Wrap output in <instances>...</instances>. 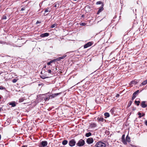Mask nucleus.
<instances>
[{
  "label": "nucleus",
  "mask_w": 147,
  "mask_h": 147,
  "mask_svg": "<svg viewBox=\"0 0 147 147\" xmlns=\"http://www.w3.org/2000/svg\"><path fill=\"white\" fill-rule=\"evenodd\" d=\"M141 106L142 108H145L147 106V102L146 101H143L141 102Z\"/></svg>",
  "instance_id": "4"
},
{
  "label": "nucleus",
  "mask_w": 147,
  "mask_h": 147,
  "mask_svg": "<svg viewBox=\"0 0 147 147\" xmlns=\"http://www.w3.org/2000/svg\"><path fill=\"white\" fill-rule=\"evenodd\" d=\"M50 12V11H49L48 10V9H46L45 11V12Z\"/></svg>",
  "instance_id": "35"
},
{
  "label": "nucleus",
  "mask_w": 147,
  "mask_h": 147,
  "mask_svg": "<svg viewBox=\"0 0 147 147\" xmlns=\"http://www.w3.org/2000/svg\"><path fill=\"white\" fill-rule=\"evenodd\" d=\"M97 120L99 122H103V121L104 120L103 118H101V117H100V118L98 117L97 118Z\"/></svg>",
  "instance_id": "11"
},
{
  "label": "nucleus",
  "mask_w": 147,
  "mask_h": 147,
  "mask_svg": "<svg viewBox=\"0 0 147 147\" xmlns=\"http://www.w3.org/2000/svg\"><path fill=\"white\" fill-rule=\"evenodd\" d=\"M66 56V55H64L61 57H59L60 59L61 60V59H64V58H65Z\"/></svg>",
  "instance_id": "22"
},
{
  "label": "nucleus",
  "mask_w": 147,
  "mask_h": 147,
  "mask_svg": "<svg viewBox=\"0 0 147 147\" xmlns=\"http://www.w3.org/2000/svg\"><path fill=\"white\" fill-rule=\"evenodd\" d=\"M60 93H55L52 94V95H51L50 96V97H51V98H53L59 95V94H60Z\"/></svg>",
  "instance_id": "8"
},
{
  "label": "nucleus",
  "mask_w": 147,
  "mask_h": 147,
  "mask_svg": "<svg viewBox=\"0 0 147 147\" xmlns=\"http://www.w3.org/2000/svg\"><path fill=\"white\" fill-rule=\"evenodd\" d=\"M104 115L106 117L105 118L109 117L110 116L109 113L107 112L105 113H104Z\"/></svg>",
  "instance_id": "14"
},
{
  "label": "nucleus",
  "mask_w": 147,
  "mask_h": 147,
  "mask_svg": "<svg viewBox=\"0 0 147 147\" xmlns=\"http://www.w3.org/2000/svg\"><path fill=\"white\" fill-rule=\"evenodd\" d=\"M5 88L4 87H3V86H0V89L1 90H3L5 89Z\"/></svg>",
  "instance_id": "32"
},
{
  "label": "nucleus",
  "mask_w": 147,
  "mask_h": 147,
  "mask_svg": "<svg viewBox=\"0 0 147 147\" xmlns=\"http://www.w3.org/2000/svg\"><path fill=\"white\" fill-rule=\"evenodd\" d=\"M135 98H136V96H133L132 98V99L133 100Z\"/></svg>",
  "instance_id": "38"
},
{
  "label": "nucleus",
  "mask_w": 147,
  "mask_h": 147,
  "mask_svg": "<svg viewBox=\"0 0 147 147\" xmlns=\"http://www.w3.org/2000/svg\"><path fill=\"white\" fill-rule=\"evenodd\" d=\"M139 90H137L133 94V96H136V95H137L138 93H139Z\"/></svg>",
  "instance_id": "12"
},
{
  "label": "nucleus",
  "mask_w": 147,
  "mask_h": 147,
  "mask_svg": "<svg viewBox=\"0 0 147 147\" xmlns=\"http://www.w3.org/2000/svg\"><path fill=\"white\" fill-rule=\"evenodd\" d=\"M92 135V134L90 132H89L88 133H86V136L87 137H88L90 136H91Z\"/></svg>",
  "instance_id": "18"
},
{
  "label": "nucleus",
  "mask_w": 147,
  "mask_h": 147,
  "mask_svg": "<svg viewBox=\"0 0 147 147\" xmlns=\"http://www.w3.org/2000/svg\"><path fill=\"white\" fill-rule=\"evenodd\" d=\"M126 141L128 142H129L130 141V138L129 137L127 136L126 138Z\"/></svg>",
  "instance_id": "21"
},
{
  "label": "nucleus",
  "mask_w": 147,
  "mask_h": 147,
  "mask_svg": "<svg viewBox=\"0 0 147 147\" xmlns=\"http://www.w3.org/2000/svg\"><path fill=\"white\" fill-rule=\"evenodd\" d=\"M24 100V99L23 98H21L19 99V101L20 102H22Z\"/></svg>",
  "instance_id": "30"
},
{
  "label": "nucleus",
  "mask_w": 147,
  "mask_h": 147,
  "mask_svg": "<svg viewBox=\"0 0 147 147\" xmlns=\"http://www.w3.org/2000/svg\"><path fill=\"white\" fill-rule=\"evenodd\" d=\"M119 96V95L118 94H117V95H116V97H118Z\"/></svg>",
  "instance_id": "41"
},
{
  "label": "nucleus",
  "mask_w": 147,
  "mask_h": 147,
  "mask_svg": "<svg viewBox=\"0 0 147 147\" xmlns=\"http://www.w3.org/2000/svg\"><path fill=\"white\" fill-rule=\"evenodd\" d=\"M102 3V2L100 1H98L96 2V4L97 5L100 4Z\"/></svg>",
  "instance_id": "27"
},
{
  "label": "nucleus",
  "mask_w": 147,
  "mask_h": 147,
  "mask_svg": "<svg viewBox=\"0 0 147 147\" xmlns=\"http://www.w3.org/2000/svg\"><path fill=\"white\" fill-rule=\"evenodd\" d=\"M145 115V114L144 113H143L142 115V117H143Z\"/></svg>",
  "instance_id": "43"
},
{
  "label": "nucleus",
  "mask_w": 147,
  "mask_h": 147,
  "mask_svg": "<svg viewBox=\"0 0 147 147\" xmlns=\"http://www.w3.org/2000/svg\"><path fill=\"white\" fill-rule=\"evenodd\" d=\"M49 35V33H46L44 34H42L41 35V36L42 37H45L46 36H48Z\"/></svg>",
  "instance_id": "10"
},
{
  "label": "nucleus",
  "mask_w": 147,
  "mask_h": 147,
  "mask_svg": "<svg viewBox=\"0 0 147 147\" xmlns=\"http://www.w3.org/2000/svg\"><path fill=\"white\" fill-rule=\"evenodd\" d=\"M55 61H56V60L54 59L53 60H52L50 61V62H51V63H52L53 62H55Z\"/></svg>",
  "instance_id": "34"
},
{
  "label": "nucleus",
  "mask_w": 147,
  "mask_h": 147,
  "mask_svg": "<svg viewBox=\"0 0 147 147\" xmlns=\"http://www.w3.org/2000/svg\"><path fill=\"white\" fill-rule=\"evenodd\" d=\"M135 103L137 105V106H139V104L140 103V102L139 101H137L136 100L135 101Z\"/></svg>",
  "instance_id": "19"
},
{
  "label": "nucleus",
  "mask_w": 147,
  "mask_h": 147,
  "mask_svg": "<svg viewBox=\"0 0 147 147\" xmlns=\"http://www.w3.org/2000/svg\"><path fill=\"white\" fill-rule=\"evenodd\" d=\"M46 65H45L44 67V68H46Z\"/></svg>",
  "instance_id": "47"
},
{
  "label": "nucleus",
  "mask_w": 147,
  "mask_h": 147,
  "mask_svg": "<svg viewBox=\"0 0 147 147\" xmlns=\"http://www.w3.org/2000/svg\"><path fill=\"white\" fill-rule=\"evenodd\" d=\"M76 142L74 140L72 139L70 140L69 142V145L71 146H74L76 144Z\"/></svg>",
  "instance_id": "5"
},
{
  "label": "nucleus",
  "mask_w": 147,
  "mask_h": 147,
  "mask_svg": "<svg viewBox=\"0 0 147 147\" xmlns=\"http://www.w3.org/2000/svg\"><path fill=\"white\" fill-rule=\"evenodd\" d=\"M138 115H139V118H141L142 117L141 113H140L139 112L138 113Z\"/></svg>",
  "instance_id": "25"
},
{
  "label": "nucleus",
  "mask_w": 147,
  "mask_h": 147,
  "mask_svg": "<svg viewBox=\"0 0 147 147\" xmlns=\"http://www.w3.org/2000/svg\"><path fill=\"white\" fill-rule=\"evenodd\" d=\"M10 105H11L12 107H14L16 106V103L15 102H11L9 104Z\"/></svg>",
  "instance_id": "16"
},
{
  "label": "nucleus",
  "mask_w": 147,
  "mask_h": 147,
  "mask_svg": "<svg viewBox=\"0 0 147 147\" xmlns=\"http://www.w3.org/2000/svg\"><path fill=\"white\" fill-rule=\"evenodd\" d=\"M134 81H132L131 83V84H134Z\"/></svg>",
  "instance_id": "45"
},
{
  "label": "nucleus",
  "mask_w": 147,
  "mask_h": 147,
  "mask_svg": "<svg viewBox=\"0 0 147 147\" xmlns=\"http://www.w3.org/2000/svg\"><path fill=\"white\" fill-rule=\"evenodd\" d=\"M103 10V7H101L99 9L98 11L97 12V14H98L100 12H101V11Z\"/></svg>",
  "instance_id": "15"
},
{
  "label": "nucleus",
  "mask_w": 147,
  "mask_h": 147,
  "mask_svg": "<svg viewBox=\"0 0 147 147\" xmlns=\"http://www.w3.org/2000/svg\"><path fill=\"white\" fill-rule=\"evenodd\" d=\"M96 147H106L105 144L102 142H98L95 145Z\"/></svg>",
  "instance_id": "1"
},
{
  "label": "nucleus",
  "mask_w": 147,
  "mask_h": 147,
  "mask_svg": "<svg viewBox=\"0 0 147 147\" xmlns=\"http://www.w3.org/2000/svg\"><path fill=\"white\" fill-rule=\"evenodd\" d=\"M2 110V108H0V111H1Z\"/></svg>",
  "instance_id": "46"
},
{
  "label": "nucleus",
  "mask_w": 147,
  "mask_h": 147,
  "mask_svg": "<svg viewBox=\"0 0 147 147\" xmlns=\"http://www.w3.org/2000/svg\"><path fill=\"white\" fill-rule=\"evenodd\" d=\"M22 147H25V146H22Z\"/></svg>",
  "instance_id": "49"
},
{
  "label": "nucleus",
  "mask_w": 147,
  "mask_h": 147,
  "mask_svg": "<svg viewBox=\"0 0 147 147\" xmlns=\"http://www.w3.org/2000/svg\"><path fill=\"white\" fill-rule=\"evenodd\" d=\"M47 71L49 73L51 74L52 72V71L51 70L48 69L47 70Z\"/></svg>",
  "instance_id": "33"
},
{
  "label": "nucleus",
  "mask_w": 147,
  "mask_h": 147,
  "mask_svg": "<svg viewBox=\"0 0 147 147\" xmlns=\"http://www.w3.org/2000/svg\"><path fill=\"white\" fill-rule=\"evenodd\" d=\"M7 18V17H6V16H3L2 18V19H6Z\"/></svg>",
  "instance_id": "28"
},
{
  "label": "nucleus",
  "mask_w": 147,
  "mask_h": 147,
  "mask_svg": "<svg viewBox=\"0 0 147 147\" xmlns=\"http://www.w3.org/2000/svg\"><path fill=\"white\" fill-rule=\"evenodd\" d=\"M49 67H47V68H49Z\"/></svg>",
  "instance_id": "48"
},
{
  "label": "nucleus",
  "mask_w": 147,
  "mask_h": 147,
  "mask_svg": "<svg viewBox=\"0 0 147 147\" xmlns=\"http://www.w3.org/2000/svg\"><path fill=\"white\" fill-rule=\"evenodd\" d=\"M81 26H85L86 25V24L84 23H82L80 24Z\"/></svg>",
  "instance_id": "31"
},
{
  "label": "nucleus",
  "mask_w": 147,
  "mask_h": 147,
  "mask_svg": "<svg viewBox=\"0 0 147 147\" xmlns=\"http://www.w3.org/2000/svg\"><path fill=\"white\" fill-rule=\"evenodd\" d=\"M97 125L95 123H91L90 125V128H93L95 127Z\"/></svg>",
  "instance_id": "9"
},
{
  "label": "nucleus",
  "mask_w": 147,
  "mask_h": 147,
  "mask_svg": "<svg viewBox=\"0 0 147 147\" xmlns=\"http://www.w3.org/2000/svg\"><path fill=\"white\" fill-rule=\"evenodd\" d=\"M145 125L147 126V120L146 121H145Z\"/></svg>",
  "instance_id": "42"
},
{
  "label": "nucleus",
  "mask_w": 147,
  "mask_h": 147,
  "mask_svg": "<svg viewBox=\"0 0 147 147\" xmlns=\"http://www.w3.org/2000/svg\"><path fill=\"white\" fill-rule=\"evenodd\" d=\"M94 140L92 138H89L87 139L86 140V142L88 144H91L93 142Z\"/></svg>",
  "instance_id": "6"
},
{
  "label": "nucleus",
  "mask_w": 147,
  "mask_h": 147,
  "mask_svg": "<svg viewBox=\"0 0 147 147\" xmlns=\"http://www.w3.org/2000/svg\"><path fill=\"white\" fill-rule=\"evenodd\" d=\"M122 140V142L124 144H127L126 142L125 141V139H124L123 140Z\"/></svg>",
  "instance_id": "24"
},
{
  "label": "nucleus",
  "mask_w": 147,
  "mask_h": 147,
  "mask_svg": "<svg viewBox=\"0 0 147 147\" xmlns=\"http://www.w3.org/2000/svg\"><path fill=\"white\" fill-rule=\"evenodd\" d=\"M84 141L82 139H81L78 142L77 144V145L78 146H82L84 145Z\"/></svg>",
  "instance_id": "2"
},
{
  "label": "nucleus",
  "mask_w": 147,
  "mask_h": 147,
  "mask_svg": "<svg viewBox=\"0 0 147 147\" xmlns=\"http://www.w3.org/2000/svg\"><path fill=\"white\" fill-rule=\"evenodd\" d=\"M40 23V22L38 21H37L36 23V24H38V23Z\"/></svg>",
  "instance_id": "44"
},
{
  "label": "nucleus",
  "mask_w": 147,
  "mask_h": 147,
  "mask_svg": "<svg viewBox=\"0 0 147 147\" xmlns=\"http://www.w3.org/2000/svg\"><path fill=\"white\" fill-rule=\"evenodd\" d=\"M67 141L66 140H64L62 142V144L63 145L66 144L67 143Z\"/></svg>",
  "instance_id": "17"
},
{
  "label": "nucleus",
  "mask_w": 147,
  "mask_h": 147,
  "mask_svg": "<svg viewBox=\"0 0 147 147\" xmlns=\"http://www.w3.org/2000/svg\"><path fill=\"white\" fill-rule=\"evenodd\" d=\"M17 81V80L16 79H14L13 81L12 82L13 83H15Z\"/></svg>",
  "instance_id": "29"
},
{
  "label": "nucleus",
  "mask_w": 147,
  "mask_h": 147,
  "mask_svg": "<svg viewBox=\"0 0 147 147\" xmlns=\"http://www.w3.org/2000/svg\"><path fill=\"white\" fill-rule=\"evenodd\" d=\"M47 144V142L46 141H42L40 143V147H44Z\"/></svg>",
  "instance_id": "3"
},
{
  "label": "nucleus",
  "mask_w": 147,
  "mask_h": 147,
  "mask_svg": "<svg viewBox=\"0 0 147 147\" xmlns=\"http://www.w3.org/2000/svg\"><path fill=\"white\" fill-rule=\"evenodd\" d=\"M55 7H56V5H55Z\"/></svg>",
  "instance_id": "50"
},
{
  "label": "nucleus",
  "mask_w": 147,
  "mask_h": 147,
  "mask_svg": "<svg viewBox=\"0 0 147 147\" xmlns=\"http://www.w3.org/2000/svg\"><path fill=\"white\" fill-rule=\"evenodd\" d=\"M40 77L41 78L43 79H45V78H49V77L45 76H44V75L41 76Z\"/></svg>",
  "instance_id": "20"
},
{
  "label": "nucleus",
  "mask_w": 147,
  "mask_h": 147,
  "mask_svg": "<svg viewBox=\"0 0 147 147\" xmlns=\"http://www.w3.org/2000/svg\"><path fill=\"white\" fill-rule=\"evenodd\" d=\"M124 136H125V135H123L122 136V140H123L124 139H124Z\"/></svg>",
  "instance_id": "37"
},
{
  "label": "nucleus",
  "mask_w": 147,
  "mask_h": 147,
  "mask_svg": "<svg viewBox=\"0 0 147 147\" xmlns=\"http://www.w3.org/2000/svg\"><path fill=\"white\" fill-rule=\"evenodd\" d=\"M55 59L56 60V61H59L61 60L60 59L59 57L58 58H57L56 59Z\"/></svg>",
  "instance_id": "36"
},
{
  "label": "nucleus",
  "mask_w": 147,
  "mask_h": 147,
  "mask_svg": "<svg viewBox=\"0 0 147 147\" xmlns=\"http://www.w3.org/2000/svg\"><path fill=\"white\" fill-rule=\"evenodd\" d=\"M56 26V25L55 24H54L52 25L51 26V27L52 28L55 27Z\"/></svg>",
  "instance_id": "26"
},
{
  "label": "nucleus",
  "mask_w": 147,
  "mask_h": 147,
  "mask_svg": "<svg viewBox=\"0 0 147 147\" xmlns=\"http://www.w3.org/2000/svg\"><path fill=\"white\" fill-rule=\"evenodd\" d=\"M92 45V43L90 42H89L87 43V44H86L84 46V48H87L90 46Z\"/></svg>",
  "instance_id": "7"
},
{
  "label": "nucleus",
  "mask_w": 147,
  "mask_h": 147,
  "mask_svg": "<svg viewBox=\"0 0 147 147\" xmlns=\"http://www.w3.org/2000/svg\"><path fill=\"white\" fill-rule=\"evenodd\" d=\"M147 84V79L145 80V81L143 82L140 85V86H142V85H145L146 84Z\"/></svg>",
  "instance_id": "13"
},
{
  "label": "nucleus",
  "mask_w": 147,
  "mask_h": 147,
  "mask_svg": "<svg viewBox=\"0 0 147 147\" xmlns=\"http://www.w3.org/2000/svg\"><path fill=\"white\" fill-rule=\"evenodd\" d=\"M50 98V96H49V97H47L46 98H44V100L45 101H47V100H49Z\"/></svg>",
  "instance_id": "23"
},
{
  "label": "nucleus",
  "mask_w": 147,
  "mask_h": 147,
  "mask_svg": "<svg viewBox=\"0 0 147 147\" xmlns=\"http://www.w3.org/2000/svg\"><path fill=\"white\" fill-rule=\"evenodd\" d=\"M51 62H48L47 63V64L48 65H50L51 64Z\"/></svg>",
  "instance_id": "39"
},
{
  "label": "nucleus",
  "mask_w": 147,
  "mask_h": 147,
  "mask_svg": "<svg viewBox=\"0 0 147 147\" xmlns=\"http://www.w3.org/2000/svg\"><path fill=\"white\" fill-rule=\"evenodd\" d=\"M25 10V8H22L21 9V11H23V10Z\"/></svg>",
  "instance_id": "40"
}]
</instances>
